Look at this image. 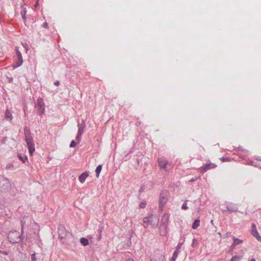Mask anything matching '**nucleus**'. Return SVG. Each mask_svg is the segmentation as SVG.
<instances>
[{"label": "nucleus", "mask_w": 261, "mask_h": 261, "mask_svg": "<svg viewBox=\"0 0 261 261\" xmlns=\"http://www.w3.org/2000/svg\"><path fill=\"white\" fill-rule=\"evenodd\" d=\"M24 134L25 136V142L27 144L29 153L30 155H32L35 150V144L33 138L31 136V132L28 127H25L24 128Z\"/></svg>", "instance_id": "f257e3e1"}, {"label": "nucleus", "mask_w": 261, "mask_h": 261, "mask_svg": "<svg viewBox=\"0 0 261 261\" xmlns=\"http://www.w3.org/2000/svg\"><path fill=\"white\" fill-rule=\"evenodd\" d=\"M158 223L159 219L152 215L146 217L143 219V226L145 228L149 225L152 228H155L158 226Z\"/></svg>", "instance_id": "f03ea898"}, {"label": "nucleus", "mask_w": 261, "mask_h": 261, "mask_svg": "<svg viewBox=\"0 0 261 261\" xmlns=\"http://www.w3.org/2000/svg\"><path fill=\"white\" fill-rule=\"evenodd\" d=\"M58 234L59 238L64 243H68L66 241L72 237L71 233L67 231L62 225H60L58 227Z\"/></svg>", "instance_id": "7ed1b4c3"}, {"label": "nucleus", "mask_w": 261, "mask_h": 261, "mask_svg": "<svg viewBox=\"0 0 261 261\" xmlns=\"http://www.w3.org/2000/svg\"><path fill=\"white\" fill-rule=\"evenodd\" d=\"M8 238L12 243H17L22 240L21 234L16 230L9 232L8 234Z\"/></svg>", "instance_id": "20e7f679"}, {"label": "nucleus", "mask_w": 261, "mask_h": 261, "mask_svg": "<svg viewBox=\"0 0 261 261\" xmlns=\"http://www.w3.org/2000/svg\"><path fill=\"white\" fill-rule=\"evenodd\" d=\"M11 185L9 179L4 176H0V191L7 192L11 189Z\"/></svg>", "instance_id": "39448f33"}, {"label": "nucleus", "mask_w": 261, "mask_h": 261, "mask_svg": "<svg viewBox=\"0 0 261 261\" xmlns=\"http://www.w3.org/2000/svg\"><path fill=\"white\" fill-rule=\"evenodd\" d=\"M169 193L167 191H163L161 192L159 199V208L162 211L165 204L168 200Z\"/></svg>", "instance_id": "423d86ee"}, {"label": "nucleus", "mask_w": 261, "mask_h": 261, "mask_svg": "<svg viewBox=\"0 0 261 261\" xmlns=\"http://www.w3.org/2000/svg\"><path fill=\"white\" fill-rule=\"evenodd\" d=\"M15 51L18 59L17 60L15 61V63L12 65V67L13 69H15L20 66L23 63L22 55L20 51L19 50L18 47H16Z\"/></svg>", "instance_id": "0eeeda50"}, {"label": "nucleus", "mask_w": 261, "mask_h": 261, "mask_svg": "<svg viewBox=\"0 0 261 261\" xmlns=\"http://www.w3.org/2000/svg\"><path fill=\"white\" fill-rule=\"evenodd\" d=\"M225 205L227 209L222 210L223 213H226L227 212L233 213L238 211V207L235 203L226 201L225 202Z\"/></svg>", "instance_id": "6e6552de"}, {"label": "nucleus", "mask_w": 261, "mask_h": 261, "mask_svg": "<svg viewBox=\"0 0 261 261\" xmlns=\"http://www.w3.org/2000/svg\"><path fill=\"white\" fill-rule=\"evenodd\" d=\"M35 108L39 115L41 116L44 113L45 111V105L42 99L38 98L37 99V103L35 105Z\"/></svg>", "instance_id": "1a4fd4ad"}, {"label": "nucleus", "mask_w": 261, "mask_h": 261, "mask_svg": "<svg viewBox=\"0 0 261 261\" xmlns=\"http://www.w3.org/2000/svg\"><path fill=\"white\" fill-rule=\"evenodd\" d=\"M85 125V122H84V121H83L81 124H78V132L76 137V139L79 143H80V142L81 140L82 135L84 132Z\"/></svg>", "instance_id": "9d476101"}, {"label": "nucleus", "mask_w": 261, "mask_h": 261, "mask_svg": "<svg viewBox=\"0 0 261 261\" xmlns=\"http://www.w3.org/2000/svg\"><path fill=\"white\" fill-rule=\"evenodd\" d=\"M158 164L160 168L164 169L165 171L168 170V161L165 159L163 158L159 159Z\"/></svg>", "instance_id": "9b49d317"}, {"label": "nucleus", "mask_w": 261, "mask_h": 261, "mask_svg": "<svg viewBox=\"0 0 261 261\" xmlns=\"http://www.w3.org/2000/svg\"><path fill=\"white\" fill-rule=\"evenodd\" d=\"M216 167L214 164L209 163L206 164L200 168V171L201 173H204L206 171L211 169L214 168Z\"/></svg>", "instance_id": "f8f14e48"}, {"label": "nucleus", "mask_w": 261, "mask_h": 261, "mask_svg": "<svg viewBox=\"0 0 261 261\" xmlns=\"http://www.w3.org/2000/svg\"><path fill=\"white\" fill-rule=\"evenodd\" d=\"M252 234L259 242H261V237L259 236L255 224H252Z\"/></svg>", "instance_id": "ddd939ff"}, {"label": "nucleus", "mask_w": 261, "mask_h": 261, "mask_svg": "<svg viewBox=\"0 0 261 261\" xmlns=\"http://www.w3.org/2000/svg\"><path fill=\"white\" fill-rule=\"evenodd\" d=\"M167 225L161 224L159 227V233L162 236H166L168 233Z\"/></svg>", "instance_id": "4468645a"}, {"label": "nucleus", "mask_w": 261, "mask_h": 261, "mask_svg": "<svg viewBox=\"0 0 261 261\" xmlns=\"http://www.w3.org/2000/svg\"><path fill=\"white\" fill-rule=\"evenodd\" d=\"M170 218V215L168 213H165L162 216L161 218V224L168 225L169 220Z\"/></svg>", "instance_id": "2eb2a0df"}, {"label": "nucleus", "mask_w": 261, "mask_h": 261, "mask_svg": "<svg viewBox=\"0 0 261 261\" xmlns=\"http://www.w3.org/2000/svg\"><path fill=\"white\" fill-rule=\"evenodd\" d=\"M88 176V174L87 172H84L82 174H81V175L79 177V180L81 183H84L86 179Z\"/></svg>", "instance_id": "dca6fc26"}, {"label": "nucleus", "mask_w": 261, "mask_h": 261, "mask_svg": "<svg viewBox=\"0 0 261 261\" xmlns=\"http://www.w3.org/2000/svg\"><path fill=\"white\" fill-rule=\"evenodd\" d=\"M5 118L7 120H11L13 118L12 113L8 109H6L5 111Z\"/></svg>", "instance_id": "f3484780"}, {"label": "nucleus", "mask_w": 261, "mask_h": 261, "mask_svg": "<svg viewBox=\"0 0 261 261\" xmlns=\"http://www.w3.org/2000/svg\"><path fill=\"white\" fill-rule=\"evenodd\" d=\"M26 13H27V10L26 8L23 7V5H21V11L20 12V14L21 15L22 18L24 20L26 19Z\"/></svg>", "instance_id": "a211bd4d"}, {"label": "nucleus", "mask_w": 261, "mask_h": 261, "mask_svg": "<svg viewBox=\"0 0 261 261\" xmlns=\"http://www.w3.org/2000/svg\"><path fill=\"white\" fill-rule=\"evenodd\" d=\"M243 243V240H240L236 238H233V246H237Z\"/></svg>", "instance_id": "6ab92c4d"}, {"label": "nucleus", "mask_w": 261, "mask_h": 261, "mask_svg": "<svg viewBox=\"0 0 261 261\" xmlns=\"http://www.w3.org/2000/svg\"><path fill=\"white\" fill-rule=\"evenodd\" d=\"M179 250H177V249L175 250V251L173 254V255L172 256V258H171V261H176V259L179 254Z\"/></svg>", "instance_id": "aec40b11"}, {"label": "nucleus", "mask_w": 261, "mask_h": 261, "mask_svg": "<svg viewBox=\"0 0 261 261\" xmlns=\"http://www.w3.org/2000/svg\"><path fill=\"white\" fill-rule=\"evenodd\" d=\"M80 243L84 246H87L89 244V240L85 238H82L80 239Z\"/></svg>", "instance_id": "412c9836"}, {"label": "nucleus", "mask_w": 261, "mask_h": 261, "mask_svg": "<svg viewBox=\"0 0 261 261\" xmlns=\"http://www.w3.org/2000/svg\"><path fill=\"white\" fill-rule=\"evenodd\" d=\"M200 220L198 219H196L193 223L192 228L194 229H196L198 228V227L200 225Z\"/></svg>", "instance_id": "4be33fe9"}, {"label": "nucleus", "mask_w": 261, "mask_h": 261, "mask_svg": "<svg viewBox=\"0 0 261 261\" xmlns=\"http://www.w3.org/2000/svg\"><path fill=\"white\" fill-rule=\"evenodd\" d=\"M102 170V165H99L96 169L95 172H96V176L97 177H98L99 176V174Z\"/></svg>", "instance_id": "5701e85b"}, {"label": "nucleus", "mask_w": 261, "mask_h": 261, "mask_svg": "<svg viewBox=\"0 0 261 261\" xmlns=\"http://www.w3.org/2000/svg\"><path fill=\"white\" fill-rule=\"evenodd\" d=\"M18 156L19 158V159L22 162V163H25L28 158H27V156L26 155H21L20 154H18Z\"/></svg>", "instance_id": "b1692460"}, {"label": "nucleus", "mask_w": 261, "mask_h": 261, "mask_svg": "<svg viewBox=\"0 0 261 261\" xmlns=\"http://www.w3.org/2000/svg\"><path fill=\"white\" fill-rule=\"evenodd\" d=\"M184 241H185L184 240H180L179 241V242H178V244L177 246H176L175 249L179 250V249H180V248L181 247V246L184 243Z\"/></svg>", "instance_id": "393cba45"}, {"label": "nucleus", "mask_w": 261, "mask_h": 261, "mask_svg": "<svg viewBox=\"0 0 261 261\" xmlns=\"http://www.w3.org/2000/svg\"><path fill=\"white\" fill-rule=\"evenodd\" d=\"M240 259H241V257L240 256L234 255L231 257L230 261H239L240 260Z\"/></svg>", "instance_id": "a878e982"}, {"label": "nucleus", "mask_w": 261, "mask_h": 261, "mask_svg": "<svg viewBox=\"0 0 261 261\" xmlns=\"http://www.w3.org/2000/svg\"><path fill=\"white\" fill-rule=\"evenodd\" d=\"M31 261H36V257L35 253L31 255Z\"/></svg>", "instance_id": "bb28decb"}, {"label": "nucleus", "mask_w": 261, "mask_h": 261, "mask_svg": "<svg viewBox=\"0 0 261 261\" xmlns=\"http://www.w3.org/2000/svg\"><path fill=\"white\" fill-rule=\"evenodd\" d=\"M75 145H76V142L74 140L71 141L70 144V147H74L75 146Z\"/></svg>", "instance_id": "cd10ccee"}, {"label": "nucleus", "mask_w": 261, "mask_h": 261, "mask_svg": "<svg viewBox=\"0 0 261 261\" xmlns=\"http://www.w3.org/2000/svg\"><path fill=\"white\" fill-rule=\"evenodd\" d=\"M220 160L222 161V162H228V161H230V159L228 158H221L220 159Z\"/></svg>", "instance_id": "c85d7f7f"}, {"label": "nucleus", "mask_w": 261, "mask_h": 261, "mask_svg": "<svg viewBox=\"0 0 261 261\" xmlns=\"http://www.w3.org/2000/svg\"><path fill=\"white\" fill-rule=\"evenodd\" d=\"M181 208H182V210H187V209H188V206H187V203H186V202H185V203L182 204V206H181Z\"/></svg>", "instance_id": "c756f323"}, {"label": "nucleus", "mask_w": 261, "mask_h": 261, "mask_svg": "<svg viewBox=\"0 0 261 261\" xmlns=\"http://www.w3.org/2000/svg\"><path fill=\"white\" fill-rule=\"evenodd\" d=\"M146 205V202L145 201V202H142L140 204V206L141 208H143L145 207Z\"/></svg>", "instance_id": "7c9ffc66"}, {"label": "nucleus", "mask_w": 261, "mask_h": 261, "mask_svg": "<svg viewBox=\"0 0 261 261\" xmlns=\"http://www.w3.org/2000/svg\"><path fill=\"white\" fill-rule=\"evenodd\" d=\"M98 233H99V236L98 237V240H99L101 239V233L102 231V228H99L98 229Z\"/></svg>", "instance_id": "2f4dec72"}, {"label": "nucleus", "mask_w": 261, "mask_h": 261, "mask_svg": "<svg viewBox=\"0 0 261 261\" xmlns=\"http://www.w3.org/2000/svg\"><path fill=\"white\" fill-rule=\"evenodd\" d=\"M237 150H241V151H246V152L248 151H247V150H244V149H243L241 147H238V148H237Z\"/></svg>", "instance_id": "473e14b6"}, {"label": "nucleus", "mask_w": 261, "mask_h": 261, "mask_svg": "<svg viewBox=\"0 0 261 261\" xmlns=\"http://www.w3.org/2000/svg\"><path fill=\"white\" fill-rule=\"evenodd\" d=\"M43 27L45 28H48V23L46 22H45L43 24Z\"/></svg>", "instance_id": "72a5a7b5"}, {"label": "nucleus", "mask_w": 261, "mask_h": 261, "mask_svg": "<svg viewBox=\"0 0 261 261\" xmlns=\"http://www.w3.org/2000/svg\"><path fill=\"white\" fill-rule=\"evenodd\" d=\"M197 179V177H194V178H192V179H191L190 180V182H194V181H195Z\"/></svg>", "instance_id": "f704fd0d"}, {"label": "nucleus", "mask_w": 261, "mask_h": 261, "mask_svg": "<svg viewBox=\"0 0 261 261\" xmlns=\"http://www.w3.org/2000/svg\"><path fill=\"white\" fill-rule=\"evenodd\" d=\"M12 166H13L12 164H8V165H7V166H6V168H7V169H9V168H11V167H12Z\"/></svg>", "instance_id": "c9c22d12"}, {"label": "nucleus", "mask_w": 261, "mask_h": 261, "mask_svg": "<svg viewBox=\"0 0 261 261\" xmlns=\"http://www.w3.org/2000/svg\"><path fill=\"white\" fill-rule=\"evenodd\" d=\"M54 84L56 86H58L60 84V82L59 81H57L54 83Z\"/></svg>", "instance_id": "e433bc0d"}, {"label": "nucleus", "mask_w": 261, "mask_h": 261, "mask_svg": "<svg viewBox=\"0 0 261 261\" xmlns=\"http://www.w3.org/2000/svg\"><path fill=\"white\" fill-rule=\"evenodd\" d=\"M21 227H22V230L23 229V227H24V224H23V222L22 221H21Z\"/></svg>", "instance_id": "4c0bfd02"}, {"label": "nucleus", "mask_w": 261, "mask_h": 261, "mask_svg": "<svg viewBox=\"0 0 261 261\" xmlns=\"http://www.w3.org/2000/svg\"><path fill=\"white\" fill-rule=\"evenodd\" d=\"M256 159L258 161H261V157H257L256 158Z\"/></svg>", "instance_id": "58836bf2"}, {"label": "nucleus", "mask_w": 261, "mask_h": 261, "mask_svg": "<svg viewBox=\"0 0 261 261\" xmlns=\"http://www.w3.org/2000/svg\"><path fill=\"white\" fill-rule=\"evenodd\" d=\"M126 261H134V260L132 259L129 258L127 260H126Z\"/></svg>", "instance_id": "ea45409f"}, {"label": "nucleus", "mask_w": 261, "mask_h": 261, "mask_svg": "<svg viewBox=\"0 0 261 261\" xmlns=\"http://www.w3.org/2000/svg\"><path fill=\"white\" fill-rule=\"evenodd\" d=\"M38 5V1L35 4V7H36Z\"/></svg>", "instance_id": "a19ab883"}, {"label": "nucleus", "mask_w": 261, "mask_h": 261, "mask_svg": "<svg viewBox=\"0 0 261 261\" xmlns=\"http://www.w3.org/2000/svg\"><path fill=\"white\" fill-rule=\"evenodd\" d=\"M236 246H233V244L231 245V248L232 249H233Z\"/></svg>", "instance_id": "79ce46f5"}, {"label": "nucleus", "mask_w": 261, "mask_h": 261, "mask_svg": "<svg viewBox=\"0 0 261 261\" xmlns=\"http://www.w3.org/2000/svg\"><path fill=\"white\" fill-rule=\"evenodd\" d=\"M250 164H251V165H252L253 166H256V165H253V162L250 161Z\"/></svg>", "instance_id": "37998d69"}, {"label": "nucleus", "mask_w": 261, "mask_h": 261, "mask_svg": "<svg viewBox=\"0 0 261 261\" xmlns=\"http://www.w3.org/2000/svg\"><path fill=\"white\" fill-rule=\"evenodd\" d=\"M196 241V240L195 239H194L193 240V243L194 244V242Z\"/></svg>", "instance_id": "c03bdc74"}, {"label": "nucleus", "mask_w": 261, "mask_h": 261, "mask_svg": "<svg viewBox=\"0 0 261 261\" xmlns=\"http://www.w3.org/2000/svg\"><path fill=\"white\" fill-rule=\"evenodd\" d=\"M251 261H255V259L254 258H252Z\"/></svg>", "instance_id": "a18cd8bd"}, {"label": "nucleus", "mask_w": 261, "mask_h": 261, "mask_svg": "<svg viewBox=\"0 0 261 261\" xmlns=\"http://www.w3.org/2000/svg\"><path fill=\"white\" fill-rule=\"evenodd\" d=\"M211 223H213V220H212L211 221Z\"/></svg>", "instance_id": "49530a36"}, {"label": "nucleus", "mask_w": 261, "mask_h": 261, "mask_svg": "<svg viewBox=\"0 0 261 261\" xmlns=\"http://www.w3.org/2000/svg\"><path fill=\"white\" fill-rule=\"evenodd\" d=\"M23 46H24V47H25L27 46V44H25V45H23Z\"/></svg>", "instance_id": "de8ad7c7"}]
</instances>
